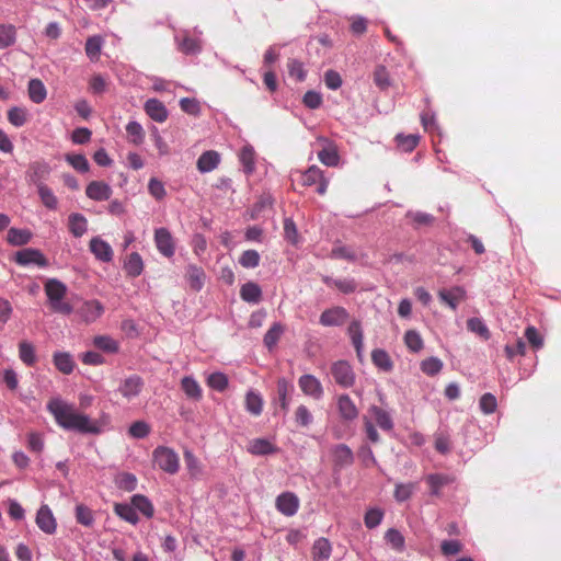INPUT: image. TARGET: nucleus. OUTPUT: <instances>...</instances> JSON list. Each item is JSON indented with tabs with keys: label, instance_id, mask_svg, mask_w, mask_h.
Wrapping results in <instances>:
<instances>
[{
	"label": "nucleus",
	"instance_id": "5",
	"mask_svg": "<svg viewBox=\"0 0 561 561\" xmlns=\"http://www.w3.org/2000/svg\"><path fill=\"white\" fill-rule=\"evenodd\" d=\"M301 183L304 186L317 185V193L324 195L329 186V180L324 176L323 171L317 165H311L301 173Z\"/></svg>",
	"mask_w": 561,
	"mask_h": 561
},
{
	"label": "nucleus",
	"instance_id": "54",
	"mask_svg": "<svg viewBox=\"0 0 561 561\" xmlns=\"http://www.w3.org/2000/svg\"><path fill=\"white\" fill-rule=\"evenodd\" d=\"M443 368V362L437 357H428L421 362V370L427 376L437 375Z\"/></svg>",
	"mask_w": 561,
	"mask_h": 561
},
{
	"label": "nucleus",
	"instance_id": "22",
	"mask_svg": "<svg viewBox=\"0 0 561 561\" xmlns=\"http://www.w3.org/2000/svg\"><path fill=\"white\" fill-rule=\"evenodd\" d=\"M368 412L374 417L379 428H381L383 432H391L393 430L394 423L391 414L388 411L373 404L369 407Z\"/></svg>",
	"mask_w": 561,
	"mask_h": 561
},
{
	"label": "nucleus",
	"instance_id": "41",
	"mask_svg": "<svg viewBox=\"0 0 561 561\" xmlns=\"http://www.w3.org/2000/svg\"><path fill=\"white\" fill-rule=\"evenodd\" d=\"M19 357L27 366L36 363L35 347L28 341H22L19 344Z\"/></svg>",
	"mask_w": 561,
	"mask_h": 561
},
{
	"label": "nucleus",
	"instance_id": "43",
	"mask_svg": "<svg viewBox=\"0 0 561 561\" xmlns=\"http://www.w3.org/2000/svg\"><path fill=\"white\" fill-rule=\"evenodd\" d=\"M283 332H284V327L278 322L274 323L264 335V339H263L264 345L268 350H272L277 344Z\"/></svg>",
	"mask_w": 561,
	"mask_h": 561
},
{
	"label": "nucleus",
	"instance_id": "47",
	"mask_svg": "<svg viewBox=\"0 0 561 561\" xmlns=\"http://www.w3.org/2000/svg\"><path fill=\"white\" fill-rule=\"evenodd\" d=\"M207 385L219 392L225 391L228 388V377L220 371L213 373L207 378Z\"/></svg>",
	"mask_w": 561,
	"mask_h": 561
},
{
	"label": "nucleus",
	"instance_id": "17",
	"mask_svg": "<svg viewBox=\"0 0 561 561\" xmlns=\"http://www.w3.org/2000/svg\"><path fill=\"white\" fill-rule=\"evenodd\" d=\"M442 302L446 304L453 310L458 308V305L465 300L466 290L460 286H454L450 289H442L438 293Z\"/></svg>",
	"mask_w": 561,
	"mask_h": 561
},
{
	"label": "nucleus",
	"instance_id": "50",
	"mask_svg": "<svg viewBox=\"0 0 561 561\" xmlns=\"http://www.w3.org/2000/svg\"><path fill=\"white\" fill-rule=\"evenodd\" d=\"M8 121L15 127H22L27 122V111L13 106L8 111Z\"/></svg>",
	"mask_w": 561,
	"mask_h": 561
},
{
	"label": "nucleus",
	"instance_id": "38",
	"mask_svg": "<svg viewBox=\"0 0 561 561\" xmlns=\"http://www.w3.org/2000/svg\"><path fill=\"white\" fill-rule=\"evenodd\" d=\"M16 41V28L12 24H0V49L12 46Z\"/></svg>",
	"mask_w": 561,
	"mask_h": 561
},
{
	"label": "nucleus",
	"instance_id": "2",
	"mask_svg": "<svg viewBox=\"0 0 561 561\" xmlns=\"http://www.w3.org/2000/svg\"><path fill=\"white\" fill-rule=\"evenodd\" d=\"M45 294L48 299L50 309L64 316H69L73 312V307L65 301L67 295V286L56 278H49L44 286Z\"/></svg>",
	"mask_w": 561,
	"mask_h": 561
},
{
	"label": "nucleus",
	"instance_id": "33",
	"mask_svg": "<svg viewBox=\"0 0 561 561\" xmlns=\"http://www.w3.org/2000/svg\"><path fill=\"white\" fill-rule=\"evenodd\" d=\"M68 221L69 230L75 237H82L87 232L88 221L83 215L78 213L71 214Z\"/></svg>",
	"mask_w": 561,
	"mask_h": 561
},
{
	"label": "nucleus",
	"instance_id": "18",
	"mask_svg": "<svg viewBox=\"0 0 561 561\" xmlns=\"http://www.w3.org/2000/svg\"><path fill=\"white\" fill-rule=\"evenodd\" d=\"M144 108L147 115L157 123H163L168 118L169 112L165 105L158 99L147 100Z\"/></svg>",
	"mask_w": 561,
	"mask_h": 561
},
{
	"label": "nucleus",
	"instance_id": "12",
	"mask_svg": "<svg viewBox=\"0 0 561 561\" xmlns=\"http://www.w3.org/2000/svg\"><path fill=\"white\" fill-rule=\"evenodd\" d=\"M50 167L45 161H35L30 164L26 176L31 183L36 185L38 188L41 186H45V181L47 180L50 173Z\"/></svg>",
	"mask_w": 561,
	"mask_h": 561
},
{
	"label": "nucleus",
	"instance_id": "20",
	"mask_svg": "<svg viewBox=\"0 0 561 561\" xmlns=\"http://www.w3.org/2000/svg\"><path fill=\"white\" fill-rule=\"evenodd\" d=\"M337 410L340 416L347 422L354 421L358 416V409L348 394H341L337 398Z\"/></svg>",
	"mask_w": 561,
	"mask_h": 561
},
{
	"label": "nucleus",
	"instance_id": "60",
	"mask_svg": "<svg viewBox=\"0 0 561 561\" xmlns=\"http://www.w3.org/2000/svg\"><path fill=\"white\" fill-rule=\"evenodd\" d=\"M66 161L77 171L85 173L90 169L88 159L83 154H66Z\"/></svg>",
	"mask_w": 561,
	"mask_h": 561
},
{
	"label": "nucleus",
	"instance_id": "13",
	"mask_svg": "<svg viewBox=\"0 0 561 561\" xmlns=\"http://www.w3.org/2000/svg\"><path fill=\"white\" fill-rule=\"evenodd\" d=\"M154 242L158 251L165 257L173 256L175 247L173 238L167 228H159L154 231Z\"/></svg>",
	"mask_w": 561,
	"mask_h": 561
},
{
	"label": "nucleus",
	"instance_id": "30",
	"mask_svg": "<svg viewBox=\"0 0 561 561\" xmlns=\"http://www.w3.org/2000/svg\"><path fill=\"white\" fill-rule=\"evenodd\" d=\"M124 270L130 277L139 276L144 271V262L140 254L137 252L130 253L124 263Z\"/></svg>",
	"mask_w": 561,
	"mask_h": 561
},
{
	"label": "nucleus",
	"instance_id": "24",
	"mask_svg": "<svg viewBox=\"0 0 561 561\" xmlns=\"http://www.w3.org/2000/svg\"><path fill=\"white\" fill-rule=\"evenodd\" d=\"M53 363L56 369L65 375H70L76 367L75 359L68 352H55L53 354Z\"/></svg>",
	"mask_w": 561,
	"mask_h": 561
},
{
	"label": "nucleus",
	"instance_id": "58",
	"mask_svg": "<svg viewBox=\"0 0 561 561\" xmlns=\"http://www.w3.org/2000/svg\"><path fill=\"white\" fill-rule=\"evenodd\" d=\"M415 490V483H397L393 496L398 502L408 501Z\"/></svg>",
	"mask_w": 561,
	"mask_h": 561
},
{
	"label": "nucleus",
	"instance_id": "31",
	"mask_svg": "<svg viewBox=\"0 0 561 561\" xmlns=\"http://www.w3.org/2000/svg\"><path fill=\"white\" fill-rule=\"evenodd\" d=\"M178 48L186 55H195L202 51V42L198 38H193L184 35L182 38L176 37Z\"/></svg>",
	"mask_w": 561,
	"mask_h": 561
},
{
	"label": "nucleus",
	"instance_id": "39",
	"mask_svg": "<svg viewBox=\"0 0 561 561\" xmlns=\"http://www.w3.org/2000/svg\"><path fill=\"white\" fill-rule=\"evenodd\" d=\"M131 503H133L136 512L139 511L147 518H151L153 516L154 510H153L152 503L145 495L135 494L131 497Z\"/></svg>",
	"mask_w": 561,
	"mask_h": 561
},
{
	"label": "nucleus",
	"instance_id": "14",
	"mask_svg": "<svg viewBox=\"0 0 561 561\" xmlns=\"http://www.w3.org/2000/svg\"><path fill=\"white\" fill-rule=\"evenodd\" d=\"M36 525L45 534L53 535L56 531L57 523L48 505H42L36 514Z\"/></svg>",
	"mask_w": 561,
	"mask_h": 561
},
{
	"label": "nucleus",
	"instance_id": "52",
	"mask_svg": "<svg viewBox=\"0 0 561 561\" xmlns=\"http://www.w3.org/2000/svg\"><path fill=\"white\" fill-rule=\"evenodd\" d=\"M126 133L129 141L134 145H140L145 138V131L142 126L137 122H129L126 126Z\"/></svg>",
	"mask_w": 561,
	"mask_h": 561
},
{
	"label": "nucleus",
	"instance_id": "4",
	"mask_svg": "<svg viewBox=\"0 0 561 561\" xmlns=\"http://www.w3.org/2000/svg\"><path fill=\"white\" fill-rule=\"evenodd\" d=\"M331 375L342 388H351L355 383V373L346 360H336L331 365Z\"/></svg>",
	"mask_w": 561,
	"mask_h": 561
},
{
	"label": "nucleus",
	"instance_id": "59",
	"mask_svg": "<svg viewBox=\"0 0 561 561\" xmlns=\"http://www.w3.org/2000/svg\"><path fill=\"white\" fill-rule=\"evenodd\" d=\"M330 257L331 259H344V260H347L351 262H354L357 259L355 251L351 247L342 245V244H336L332 249V251L330 253Z\"/></svg>",
	"mask_w": 561,
	"mask_h": 561
},
{
	"label": "nucleus",
	"instance_id": "36",
	"mask_svg": "<svg viewBox=\"0 0 561 561\" xmlns=\"http://www.w3.org/2000/svg\"><path fill=\"white\" fill-rule=\"evenodd\" d=\"M348 334H350L352 343L356 350L357 356L360 358L362 351H363L364 335H363V330H362L359 321L354 320L351 322V324L348 327Z\"/></svg>",
	"mask_w": 561,
	"mask_h": 561
},
{
	"label": "nucleus",
	"instance_id": "21",
	"mask_svg": "<svg viewBox=\"0 0 561 561\" xmlns=\"http://www.w3.org/2000/svg\"><path fill=\"white\" fill-rule=\"evenodd\" d=\"M205 278V272L201 266L195 264L187 265L185 270V279L188 283L191 289L194 291L202 290L204 287Z\"/></svg>",
	"mask_w": 561,
	"mask_h": 561
},
{
	"label": "nucleus",
	"instance_id": "8",
	"mask_svg": "<svg viewBox=\"0 0 561 561\" xmlns=\"http://www.w3.org/2000/svg\"><path fill=\"white\" fill-rule=\"evenodd\" d=\"M348 312L343 307H333L324 310L319 319V322L324 327H340L348 319Z\"/></svg>",
	"mask_w": 561,
	"mask_h": 561
},
{
	"label": "nucleus",
	"instance_id": "10",
	"mask_svg": "<svg viewBox=\"0 0 561 561\" xmlns=\"http://www.w3.org/2000/svg\"><path fill=\"white\" fill-rule=\"evenodd\" d=\"M275 506L285 516H294L299 508V499L293 492L280 493L275 501Z\"/></svg>",
	"mask_w": 561,
	"mask_h": 561
},
{
	"label": "nucleus",
	"instance_id": "44",
	"mask_svg": "<svg viewBox=\"0 0 561 561\" xmlns=\"http://www.w3.org/2000/svg\"><path fill=\"white\" fill-rule=\"evenodd\" d=\"M467 328L469 331L476 333L477 335H479L480 337H482L485 341L489 340L491 336L486 324L480 318L474 317V318L468 319Z\"/></svg>",
	"mask_w": 561,
	"mask_h": 561
},
{
	"label": "nucleus",
	"instance_id": "37",
	"mask_svg": "<svg viewBox=\"0 0 561 561\" xmlns=\"http://www.w3.org/2000/svg\"><path fill=\"white\" fill-rule=\"evenodd\" d=\"M245 409L252 415H260L263 410V399L260 393L249 390L245 396Z\"/></svg>",
	"mask_w": 561,
	"mask_h": 561
},
{
	"label": "nucleus",
	"instance_id": "7",
	"mask_svg": "<svg viewBox=\"0 0 561 561\" xmlns=\"http://www.w3.org/2000/svg\"><path fill=\"white\" fill-rule=\"evenodd\" d=\"M15 262L22 266L35 264L41 267H46L48 265V261L44 254L39 250L33 248H25L18 251L15 253Z\"/></svg>",
	"mask_w": 561,
	"mask_h": 561
},
{
	"label": "nucleus",
	"instance_id": "40",
	"mask_svg": "<svg viewBox=\"0 0 561 561\" xmlns=\"http://www.w3.org/2000/svg\"><path fill=\"white\" fill-rule=\"evenodd\" d=\"M318 158L323 164L328 167H335L340 161L337 150L331 144H328L327 147L318 152Z\"/></svg>",
	"mask_w": 561,
	"mask_h": 561
},
{
	"label": "nucleus",
	"instance_id": "48",
	"mask_svg": "<svg viewBox=\"0 0 561 561\" xmlns=\"http://www.w3.org/2000/svg\"><path fill=\"white\" fill-rule=\"evenodd\" d=\"M103 39L101 36H91L85 43V54L91 60H96L101 54Z\"/></svg>",
	"mask_w": 561,
	"mask_h": 561
},
{
	"label": "nucleus",
	"instance_id": "1",
	"mask_svg": "<svg viewBox=\"0 0 561 561\" xmlns=\"http://www.w3.org/2000/svg\"><path fill=\"white\" fill-rule=\"evenodd\" d=\"M47 410L54 416L55 422L66 431L93 435H98L102 432V427L98 421L92 420L87 414L78 412L73 404L60 398L49 400Z\"/></svg>",
	"mask_w": 561,
	"mask_h": 561
},
{
	"label": "nucleus",
	"instance_id": "3",
	"mask_svg": "<svg viewBox=\"0 0 561 561\" xmlns=\"http://www.w3.org/2000/svg\"><path fill=\"white\" fill-rule=\"evenodd\" d=\"M152 457L154 465L158 466L161 470L170 474H174L179 471V456L173 449L159 446L153 450Z\"/></svg>",
	"mask_w": 561,
	"mask_h": 561
},
{
	"label": "nucleus",
	"instance_id": "19",
	"mask_svg": "<svg viewBox=\"0 0 561 561\" xmlns=\"http://www.w3.org/2000/svg\"><path fill=\"white\" fill-rule=\"evenodd\" d=\"M85 194L93 201H107L112 195V188L102 181H92L88 184Z\"/></svg>",
	"mask_w": 561,
	"mask_h": 561
},
{
	"label": "nucleus",
	"instance_id": "64",
	"mask_svg": "<svg viewBox=\"0 0 561 561\" xmlns=\"http://www.w3.org/2000/svg\"><path fill=\"white\" fill-rule=\"evenodd\" d=\"M128 433L134 438H145L150 433V426L144 421H136L129 426Z\"/></svg>",
	"mask_w": 561,
	"mask_h": 561
},
{
	"label": "nucleus",
	"instance_id": "46",
	"mask_svg": "<svg viewBox=\"0 0 561 561\" xmlns=\"http://www.w3.org/2000/svg\"><path fill=\"white\" fill-rule=\"evenodd\" d=\"M371 360L373 363L381 368L382 370H390L392 368V362L390 356L385 350L376 348L371 352Z\"/></svg>",
	"mask_w": 561,
	"mask_h": 561
},
{
	"label": "nucleus",
	"instance_id": "49",
	"mask_svg": "<svg viewBox=\"0 0 561 561\" xmlns=\"http://www.w3.org/2000/svg\"><path fill=\"white\" fill-rule=\"evenodd\" d=\"M398 147L404 152H411L419 144L420 136L416 134L402 135L396 137Z\"/></svg>",
	"mask_w": 561,
	"mask_h": 561
},
{
	"label": "nucleus",
	"instance_id": "61",
	"mask_svg": "<svg viewBox=\"0 0 561 561\" xmlns=\"http://www.w3.org/2000/svg\"><path fill=\"white\" fill-rule=\"evenodd\" d=\"M239 263L245 268H254L260 264V254L256 250H247L241 254Z\"/></svg>",
	"mask_w": 561,
	"mask_h": 561
},
{
	"label": "nucleus",
	"instance_id": "26",
	"mask_svg": "<svg viewBox=\"0 0 561 561\" xmlns=\"http://www.w3.org/2000/svg\"><path fill=\"white\" fill-rule=\"evenodd\" d=\"M332 553V547L327 538H319L312 546V560L313 561H328Z\"/></svg>",
	"mask_w": 561,
	"mask_h": 561
},
{
	"label": "nucleus",
	"instance_id": "35",
	"mask_svg": "<svg viewBox=\"0 0 561 561\" xmlns=\"http://www.w3.org/2000/svg\"><path fill=\"white\" fill-rule=\"evenodd\" d=\"M114 512L122 519H124L133 525H136L139 522L138 514L135 511L133 503L131 504L117 503L114 506Z\"/></svg>",
	"mask_w": 561,
	"mask_h": 561
},
{
	"label": "nucleus",
	"instance_id": "55",
	"mask_svg": "<svg viewBox=\"0 0 561 561\" xmlns=\"http://www.w3.org/2000/svg\"><path fill=\"white\" fill-rule=\"evenodd\" d=\"M76 519L85 527H91L94 524L93 513L84 504H78L76 506Z\"/></svg>",
	"mask_w": 561,
	"mask_h": 561
},
{
	"label": "nucleus",
	"instance_id": "6",
	"mask_svg": "<svg viewBox=\"0 0 561 561\" xmlns=\"http://www.w3.org/2000/svg\"><path fill=\"white\" fill-rule=\"evenodd\" d=\"M298 386L304 394L312 398L313 400H321L324 394V390L321 381L311 374H305L299 377Z\"/></svg>",
	"mask_w": 561,
	"mask_h": 561
},
{
	"label": "nucleus",
	"instance_id": "27",
	"mask_svg": "<svg viewBox=\"0 0 561 561\" xmlns=\"http://www.w3.org/2000/svg\"><path fill=\"white\" fill-rule=\"evenodd\" d=\"M28 98L32 102L41 104L47 96V90L39 79H31L27 85Z\"/></svg>",
	"mask_w": 561,
	"mask_h": 561
},
{
	"label": "nucleus",
	"instance_id": "25",
	"mask_svg": "<svg viewBox=\"0 0 561 561\" xmlns=\"http://www.w3.org/2000/svg\"><path fill=\"white\" fill-rule=\"evenodd\" d=\"M220 162V156L214 150L205 151L197 160V169L202 173L215 170Z\"/></svg>",
	"mask_w": 561,
	"mask_h": 561
},
{
	"label": "nucleus",
	"instance_id": "15",
	"mask_svg": "<svg viewBox=\"0 0 561 561\" xmlns=\"http://www.w3.org/2000/svg\"><path fill=\"white\" fill-rule=\"evenodd\" d=\"M90 251L96 260L108 263L113 260V249L101 237H93L90 240Z\"/></svg>",
	"mask_w": 561,
	"mask_h": 561
},
{
	"label": "nucleus",
	"instance_id": "62",
	"mask_svg": "<svg viewBox=\"0 0 561 561\" xmlns=\"http://www.w3.org/2000/svg\"><path fill=\"white\" fill-rule=\"evenodd\" d=\"M383 518V512L379 508H370L366 512L364 522L365 526L369 529L379 526Z\"/></svg>",
	"mask_w": 561,
	"mask_h": 561
},
{
	"label": "nucleus",
	"instance_id": "29",
	"mask_svg": "<svg viewBox=\"0 0 561 561\" xmlns=\"http://www.w3.org/2000/svg\"><path fill=\"white\" fill-rule=\"evenodd\" d=\"M294 391V386L286 379L279 378L277 380V396L279 407L284 411H288L289 408V397Z\"/></svg>",
	"mask_w": 561,
	"mask_h": 561
},
{
	"label": "nucleus",
	"instance_id": "51",
	"mask_svg": "<svg viewBox=\"0 0 561 561\" xmlns=\"http://www.w3.org/2000/svg\"><path fill=\"white\" fill-rule=\"evenodd\" d=\"M404 343H405L407 347L409 348V351H411L413 353H419L424 346L423 340H422L420 333L414 330H409L405 332Z\"/></svg>",
	"mask_w": 561,
	"mask_h": 561
},
{
	"label": "nucleus",
	"instance_id": "56",
	"mask_svg": "<svg viewBox=\"0 0 561 561\" xmlns=\"http://www.w3.org/2000/svg\"><path fill=\"white\" fill-rule=\"evenodd\" d=\"M407 217L412 219L415 228L432 226L435 221L434 216L423 211H408Z\"/></svg>",
	"mask_w": 561,
	"mask_h": 561
},
{
	"label": "nucleus",
	"instance_id": "45",
	"mask_svg": "<svg viewBox=\"0 0 561 561\" xmlns=\"http://www.w3.org/2000/svg\"><path fill=\"white\" fill-rule=\"evenodd\" d=\"M93 344L99 350L106 353H117L118 343L108 335H98L93 340Z\"/></svg>",
	"mask_w": 561,
	"mask_h": 561
},
{
	"label": "nucleus",
	"instance_id": "11",
	"mask_svg": "<svg viewBox=\"0 0 561 561\" xmlns=\"http://www.w3.org/2000/svg\"><path fill=\"white\" fill-rule=\"evenodd\" d=\"M332 460L335 470L350 467L354 462V454L345 444H339L331 449Z\"/></svg>",
	"mask_w": 561,
	"mask_h": 561
},
{
	"label": "nucleus",
	"instance_id": "9",
	"mask_svg": "<svg viewBox=\"0 0 561 561\" xmlns=\"http://www.w3.org/2000/svg\"><path fill=\"white\" fill-rule=\"evenodd\" d=\"M145 386L144 379L138 375H131L125 378L119 387L118 392L127 400H131L140 394Z\"/></svg>",
	"mask_w": 561,
	"mask_h": 561
},
{
	"label": "nucleus",
	"instance_id": "63",
	"mask_svg": "<svg viewBox=\"0 0 561 561\" xmlns=\"http://www.w3.org/2000/svg\"><path fill=\"white\" fill-rule=\"evenodd\" d=\"M374 82L381 90H386L390 87L389 73L383 66H378L376 68L374 72Z\"/></svg>",
	"mask_w": 561,
	"mask_h": 561
},
{
	"label": "nucleus",
	"instance_id": "23",
	"mask_svg": "<svg viewBox=\"0 0 561 561\" xmlns=\"http://www.w3.org/2000/svg\"><path fill=\"white\" fill-rule=\"evenodd\" d=\"M247 450L254 456H266L275 454L277 451V447L266 438H254L249 442Z\"/></svg>",
	"mask_w": 561,
	"mask_h": 561
},
{
	"label": "nucleus",
	"instance_id": "16",
	"mask_svg": "<svg viewBox=\"0 0 561 561\" xmlns=\"http://www.w3.org/2000/svg\"><path fill=\"white\" fill-rule=\"evenodd\" d=\"M104 312L103 305L95 299L84 301L78 309V314L88 323L94 322Z\"/></svg>",
	"mask_w": 561,
	"mask_h": 561
},
{
	"label": "nucleus",
	"instance_id": "57",
	"mask_svg": "<svg viewBox=\"0 0 561 561\" xmlns=\"http://www.w3.org/2000/svg\"><path fill=\"white\" fill-rule=\"evenodd\" d=\"M39 198L45 207L49 209H56L58 205V199L55 196L54 192L47 186H41L37 188Z\"/></svg>",
	"mask_w": 561,
	"mask_h": 561
},
{
	"label": "nucleus",
	"instance_id": "34",
	"mask_svg": "<svg viewBox=\"0 0 561 561\" xmlns=\"http://www.w3.org/2000/svg\"><path fill=\"white\" fill-rule=\"evenodd\" d=\"M32 232L27 229L11 228L8 231L7 240L11 245L21 247L30 242Z\"/></svg>",
	"mask_w": 561,
	"mask_h": 561
},
{
	"label": "nucleus",
	"instance_id": "53",
	"mask_svg": "<svg viewBox=\"0 0 561 561\" xmlns=\"http://www.w3.org/2000/svg\"><path fill=\"white\" fill-rule=\"evenodd\" d=\"M240 162L243 165V170L247 174H251L255 169L254 162V150L252 147H243L240 152Z\"/></svg>",
	"mask_w": 561,
	"mask_h": 561
},
{
	"label": "nucleus",
	"instance_id": "28",
	"mask_svg": "<svg viewBox=\"0 0 561 561\" xmlns=\"http://www.w3.org/2000/svg\"><path fill=\"white\" fill-rule=\"evenodd\" d=\"M240 297L245 302L257 304L262 298V289L254 282H248L241 286Z\"/></svg>",
	"mask_w": 561,
	"mask_h": 561
},
{
	"label": "nucleus",
	"instance_id": "42",
	"mask_svg": "<svg viewBox=\"0 0 561 561\" xmlns=\"http://www.w3.org/2000/svg\"><path fill=\"white\" fill-rule=\"evenodd\" d=\"M385 540L398 552H402L405 548V540L402 534L396 529L390 528L385 534Z\"/></svg>",
	"mask_w": 561,
	"mask_h": 561
},
{
	"label": "nucleus",
	"instance_id": "32",
	"mask_svg": "<svg viewBox=\"0 0 561 561\" xmlns=\"http://www.w3.org/2000/svg\"><path fill=\"white\" fill-rule=\"evenodd\" d=\"M181 388L188 399L195 401H199L202 399V388L193 377H183L181 380Z\"/></svg>",
	"mask_w": 561,
	"mask_h": 561
}]
</instances>
